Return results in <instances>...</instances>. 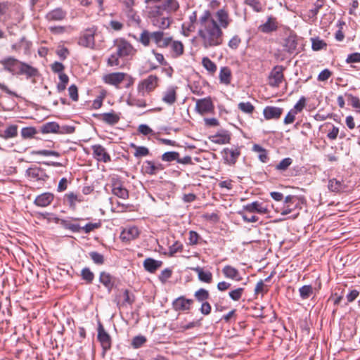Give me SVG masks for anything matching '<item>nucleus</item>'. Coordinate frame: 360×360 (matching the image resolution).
<instances>
[{
    "label": "nucleus",
    "mask_w": 360,
    "mask_h": 360,
    "mask_svg": "<svg viewBox=\"0 0 360 360\" xmlns=\"http://www.w3.org/2000/svg\"><path fill=\"white\" fill-rule=\"evenodd\" d=\"M151 39V33L148 30H143L139 38V41L144 46H148L150 44V39Z\"/></svg>",
    "instance_id": "obj_59"
},
{
    "label": "nucleus",
    "mask_w": 360,
    "mask_h": 360,
    "mask_svg": "<svg viewBox=\"0 0 360 360\" xmlns=\"http://www.w3.org/2000/svg\"><path fill=\"white\" fill-rule=\"evenodd\" d=\"M146 342V338L143 335H137L134 337L131 341V346L134 349L140 348Z\"/></svg>",
    "instance_id": "obj_56"
},
{
    "label": "nucleus",
    "mask_w": 360,
    "mask_h": 360,
    "mask_svg": "<svg viewBox=\"0 0 360 360\" xmlns=\"http://www.w3.org/2000/svg\"><path fill=\"white\" fill-rule=\"evenodd\" d=\"M220 82L224 84H229L231 80V71L229 67H222L219 72Z\"/></svg>",
    "instance_id": "obj_34"
},
{
    "label": "nucleus",
    "mask_w": 360,
    "mask_h": 360,
    "mask_svg": "<svg viewBox=\"0 0 360 360\" xmlns=\"http://www.w3.org/2000/svg\"><path fill=\"white\" fill-rule=\"evenodd\" d=\"M94 116L103 122L111 126L117 124L120 120V113H117L113 110L109 112L94 115Z\"/></svg>",
    "instance_id": "obj_13"
},
{
    "label": "nucleus",
    "mask_w": 360,
    "mask_h": 360,
    "mask_svg": "<svg viewBox=\"0 0 360 360\" xmlns=\"http://www.w3.org/2000/svg\"><path fill=\"white\" fill-rule=\"evenodd\" d=\"M203 67L210 72L214 73L217 71V65L209 58L204 57L202 60Z\"/></svg>",
    "instance_id": "obj_46"
},
{
    "label": "nucleus",
    "mask_w": 360,
    "mask_h": 360,
    "mask_svg": "<svg viewBox=\"0 0 360 360\" xmlns=\"http://www.w3.org/2000/svg\"><path fill=\"white\" fill-rule=\"evenodd\" d=\"M81 276L87 283H91L94 279V273L88 267L82 269Z\"/></svg>",
    "instance_id": "obj_47"
},
{
    "label": "nucleus",
    "mask_w": 360,
    "mask_h": 360,
    "mask_svg": "<svg viewBox=\"0 0 360 360\" xmlns=\"http://www.w3.org/2000/svg\"><path fill=\"white\" fill-rule=\"evenodd\" d=\"M18 136V126L11 124L8 126L5 131L0 130V137L4 139L15 138Z\"/></svg>",
    "instance_id": "obj_33"
},
{
    "label": "nucleus",
    "mask_w": 360,
    "mask_h": 360,
    "mask_svg": "<svg viewBox=\"0 0 360 360\" xmlns=\"http://www.w3.org/2000/svg\"><path fill=\"white\" fill-rule=\"evenodd\" d=\"M89 257L92 259L94 263H95L96 264L101 265L105 262L103 255L98 252L92 251V252H90L89 253Z\"/></svg>",
    "instance_id": "obj_51"
},
{
    "label": "nucleus",
    "mask_w": 360,
    "mask_h": 360,
    "mask_svg": "<svg viewBox=\"0 0 360 360\" xmlns=\"http://www.w3.org/2000/svg\"><path fill=\"white\" fill-rule=\"evenodd\" d=\"M278 28L276 19L272 16H269L265 23L259 27V30L263 33H269L276 31Z\"/></svg>",
    "instance_id": "obj_29"
},
{
    "label": "nucleus",
    "mask_w": 360,
    "mask_h": 360,
    "mask_svg": "<svg viewBox=\"0 0 360 360\" xmlns=\"http://www.w3.org/2000/svg\"><path fill=\"white\" fill-rule=\"evenodd\" d=\"M38 71L36 68L23 62L20 63L18 71L17 72V74L25 75L27 78L35 77Z\"/></svg>",
    "instance_id": "obj_28"
},
{
    "label": "nucleus",
    "mask_w": 360,
    "mask_h": 360,
    "mask_svg": "<svg viewBox=\"0 0 360 360\" xmlns=\"http://www.w3.org/2000/svg\"><path fill=\"white\" fill-rule=\"evenodd\" d=\"M348 101L353 108L355 109L356 113L360 115V99L359 97L354 96L352 94H345Z\"/></svg>",
    "instance_id": "obj_41"
},
{
    "label": "nucleus",
    "mask_w": 360,
    "mask_h": 360,
    "mask_svg": "<svg viewBox=\"0 0 360 360\" xmlns=\"http://www.w3.org/2000/svg\"><path fill=\"white\" fill-rule=\"evenodd\" d=\"M91 149L94 158L98 162L106 163L111 161L110 155L103 146L100 144L93 145Z\"/></svg>",
    "instance_id": "obj_11"
},
{
    "label": "nucleus",
    "mask_w": 360,
    "mask_h": 360,
    "mask_svg": "<svg viewBox=\"0 0 360 360\" xmlns=\"http://www.w3.org/2000/svg\"><path fill=\"white\" fill-rule=\"evenodd\" d=\"M179 8L177 0H162L161 4L156 6L151 13H155L157 15H162L163 11L167 13L176 12Z\"/></svg>",
    "instance_id": "obj_4"
},
{
    "label": "nucleus",
    "mask_w": 360,
    "mask_h": 360,
    "mask_svg": "<svg viewBox=\"0 0 360 360\" xmlns=\"http://www.w3.org/2000/svg\"><path fill=\"white\" fill-rule=\"evenodd\" d=\"M96 32V29L94 27L86 29L79 37L78 44L84 47L94 48L95 45L94 36Z\"/></svg>",
    "instance_id": "obj_7"
},
{
    "label": "nucleus",
    "mask_w": 360,
    "mask_h": 360,
    "mask_svg": "<svg viewBox=\"0 0 360 360\" xmlns=\"http://www.w3.org/2000/svg\"><path fill=\"white\" fill-rule=\"evenodd\" d=\"M130 148H134L135 152L134 153V155L136 158H140L142 157H146L149 155L150 152L147 147L145 146H138L134 143H131L129 144Z\"/></svg>",
    "instance_id": "obj_37"
},
{
    "label": "nucleus",
    "mask_w": 360,
    "mask_h": 360,
    "mask_svg": "<svg viewBox=\"0 0 360 360\" xmlns=\"http://www.w3.org/2000/svg\"><path fill=\"white\" fill-rule=\"evenodd\" d=\"M98 340L100 342L104 352L111 347V338L110 335L105 330L103 325L99 323L98 326Z\"/></svg>",
    "instance_id": "obj_10"
},
{
    "label": "nucleus",
    "mask_w": 360,
    "mask_h": 360,
    "mask_svg": "<svg viewBox=\"0 0 360 360\" xmlns=\"http://www.w3.org/2000/svg\"><path fill=\"white\" fill-rule=\"evenodd\" d=\"M222 155L225 163L233 165L240 155V148L236 146L225 148L222 151Z\"/></svg>",
    "instance_id": "obj_8"
},
{
    "label": "nucleus",
    "mask_w": 360,
    "mask_h": 360,
    "mask_svg": "<svg viewBox=\"0 0 360 360\" xmlns=\"http://www.w3.org/2000/svg\"><path fill=\"white\" fill-rule=\"evenodd\" d=\"M112 193L115 196L122 198H129V191L124 186L123 182L119 179L112 180Z\"/></svg>",
    "instance_id": "obj_9"
},
{
    "label": "nucleus",
    "mask_w": 360,
    "mask_h": 360,
    "mask_svg": "<svg viewBox=\"0 0 360 360\" xmlns=\"http://www.w3.org/2000/svg\"><path fill=\"white\" fill-rule=\"evenodd\" d=\"M244 291H245V288H238L236 289L231 290L229 292V295L232 300L238 301L242 297Z\"/></svg>",
    "instance_id": "obj_52"
},
{
    "label": "nucleus",
    "mask_w": 360,
    "mask_h": 360,
    "mask_svg": "<svg viewBox=\"0 0 360 360\" xmlns=\"http://www.w3.org/2000/svg\"><path fill=\"white\" fill-rule=\"evenodd\" d=\"M297 41L295 37L290 36L285 40L284 51L289 53H294L297 51Z\"/></svg>",
    "instance_id": "obj_32"
},
{
    "label": "nucleus",
    "mask_w": 360,
    "mask_h": 360,
    "mask_svg": "<svg viewBox=\"0 0 360 360\" xmlns=\"http://www.w3.org/2000/svg\"><path fill=\"white\" fill-rule=\"evenodd\" d=\"M292 158H285L275 166V169L281 172H285L288 169V168L292 165Z\"/></svg>",
    "instance_id": "obj_45"
},
{
    "label": "nucleus",
    "mask_w": 360,
    "mask_h": 360,
    "mask_svg": "<svg viewBox=\"0 0 360 360\" xmlns=\"http://www.w3.org/2000/svg\"><path fill=\"white\" fill-rule=\"evenodd\" d=\"M202 238L199 236V234L194 231H189V238H188V243L190 245H196L200 243V241L202 240Z\"/></svg>",
    "instance_id": "obj_55"
},
{
    "label": "nucleus",
    "mask_w": 360,
    "mask_h": 360,
    "mask_svg": "<svg viewBox=\"0 0 360 360\" xmlns=\"http://www.w3.org/2000/svg\"><path fill=\"white\" fill-rule=\"evenodd\" d=\"M176 89L175 86H169L162 92V101L169 105H173L177 98Z\"/></svg>",
    "instance_id": "obj_22"
},
{
    "label": "nucleus",
    "mask_w": 360,
    "mask_h": 360,
    "mask_svg": "<svg viewBox=\"0 0 360 360\" xmlns=\"http://www.w3.org/2000/svg\"><path fill=\"white\" fill-rule=\"evenodd\" d=\"M37 134V130L33 127H23L21 130V136L25 139H31Z\"/></svg>",
    "instance_id": "obj_48"
},
{
    "label": "nucleus",
    "mask_w": 360,
    "mask_h": 360,
    "mask_svg": "<svg viewBox=\"0 0 360 360\" xmlns=\"http://www.w3.org/2000/svg\"><path fill=\"white\" fill-rule=\"evenodd\" d=\"M327 46L326 43L319 38L312 39V49L314 51H319Z\"/></svg>",
    "instance_id": "obj_57"
},
{
    "label": "nucleus",
    "mask_w": 360,
    "mask_h": 360,
    "mask_svg": "<svg viewBox=\"0 0 360 360\" xmlns=\"http://www.w3.org/2000/svg\"><path fill=\"white\" fill-rule=\"evenodd\" d=\"M241 43V39L238 35H234L229 41L228 46L231 49H236Z\"/></svg>",
    "instance_id": "obj_64"
},
{
    "label": "nucleus",
    "mask_w": 360,
    "mask_h": 360,
    "mask_svg": "<svg viewBox=\"0 0 360 360\" xmlns=\"http://www.w3.org/2000/svg\"><path fill=\"white\" fill-rule=\"evenodd\" d=\"M305 105H306V98L304 96H302L299 99V101L297 102V103L294 105V108L291 110L297 114V112H300L303 110Z\"/></svg>",
    "instance_id": "obj_60"
},
{
    "label": "nucleus",
    "mask_w": 360,
    "mask_h": 360,
    "mask_svg": "<svg viewBox=\"0 0 360 360\" xmlns=\"http://www.w3.org/2000/svg\"><path fill=\"white\" fill-rule=\"evenodd\" d=\"M196 109L201 115L212 112L214 105L212 103L211 97L199 99L196 101Z\"/></svg>",
    "instance_id": "obj_12"
},
{
    "label": "nucleus",
    "mask_w": 360,
    "mask_h": 360,
    "mask_svg": "<svg viewBox=\"0 0 360 360\" xmlns=\"http://www.w3.org/2000/svg\"><path fill=\"white\" fill-rule=\"evenodd\" d=\"M154 19L153 20V25L165 30L169 27L171 24V20L169 17H161V15H157L155 13H152Z\"/></svg>",
    "instance_id": "obj_30"
},
{
    "label": "nucleus",
    "mask_w": 360,
    "mask_h": 360,
    "mask_svg": "<svg viewBox=\"0 0 360 360\" xmlns=\"http://www.w3.org/2000/svg\"><path fill=\"white\" fill-rule=\"evenodd\" d=\"M222 273L226 278L236 281H240L242 280V277L240 276L238 270L231 265H226L222 269Z\"/></svg>",
    "instance_id": "obj_25"
},
{
    "label": "nucleus",
    "mask_w": 360,
    "mask_h": 360,
    "mask_svg": "<svg viewBox=\"0 0 360 360\" xmlns=\"http://www.w3.org/2000/svg\"><path fill=\"white\" fill-rule=\"evenodd\" d=\"M127 76L123 72H113L106 75L104 77V81L106 84L115 86L118 88L120 84L124 80Z\"/></svg>",
    "instance_id": "obj_17"
},
{
    "label": "nucleus",
    "mask_w": 360,
    "mask_h": 360,
    "mask_svg": "<svg viewBox=\"0 0 360 360\" xmlns=\"http://www.w3.org/2000/svg\"><path fill=\"white\" fill-rule=\"evenodd\" d=\"M165 34L162 31H156L151 32V39L156 44V45L159 47L160 44Z\"/></svg>",
    "instance_id": "obj_63"
},
{
    "label": "nucleus",
    "mask_w": 360,
    "mask_h": 360,
    "mask_svg": "<svg viewBox=\"0 0 360 360\" xmlns=\"http://www.w3.org/2000/svg\"><path fill=\"white\" fill-rule=\"evenodd\" d=\"M65 200L67 201L70 208L75 210L76 208L77 202L83 201L82 196L75 193L74 192H69L65 195Z\"/></svg>",
    "instance_id": "obj_31"
},
{
    "label": "nucleus",
    "mask_w": 360,
    "mask_h": 360,
    "mask_svg": "<svg viewBox=\"0 0 360 360\" xmlns=\"http://www.w3.org/2000/svg\"><path fill=\"white\" fill-rule=\"evenodd\" d=\"M285 68L282 65H276L269 75V84L271 87H278L282 83Z\"/></svg>",
    "instance_id": "obj_6"
},
{
    "label": "nucleus",
    "mask_w": 360,
    "mask_h": 360,
    "mask_svg": "<svg viewBox=\"0 0 360 360\" xmlns=\"http://www.w3.org/2000/svg\"><path fill=\"white\" fill-rule=\"evenodd\" d=\"M215 18L214 19L216 22H218V25L220 28L222 30L226 29L230 23L231 22V19L230 18L229 12L225 9H219L215 13Z\"/></svg>",
    "instance_id": "obj_16"
},
{
    "label": "nucleus",
    "mask_w": 360,
    "mask_h": 360,
    "mask_svg": "<svg viewBox=\"0 0 360 360\" xmlns=\"http://www.w3.org/2000/svg\"><path fill=\"white\" fill-rule=\"evenodd\" d=\"M324 0H316L314 4V8L309 10V16L310 18H315L319 10L323 7Z\"/></svg>",
    "instance_id": "obj_53"
},
{
    "label": "nucleus",
    "mask_w": 360,
    "mask_h": 360,
    "mask_svg": "<svg viewBox=\"0 0 360 360\" xmlns=\"http://www.w3.org/2000/svg\"><path fill=\"white\" fill-rule=\"evenodd\" d=\"M139 235V231L136 226H129L125 228L120 234V238L123 241H130L136 238Z\"/></svg>",
    "instance_id": "obj_24"
},
{
    "label": "nucleus",
    "mask_w": 360,
    "mask_h": 360,
    "mask_svg": "<svg viewBox=\"0 0 360 360\" xmlns=\"http://www.w3.org/2000/svg\"><path fill=\"white\" fill-rule=\"evenodd\" d=\"M245 3L255 12L259 13L263 11V6L259 0H245Z\"/></svg>",
    "instance_id": "obj_54"
},
{
    "label": "nucleus",
    "mask_w": 360,
    "mask_h": 360,
    "mask_svg": "<svg viewBox=\"0 0 360 360\" xmlns=\"http://www.w3.org/2000/svg\"><path fill=\"white\" fill-rule=\"evenodd\" d=\"M179 156V153L176 151H169L163 153L161 156V159L165 162H172L176 161L178 160V157Z\"/></svg>",
    "instance_id": "obj_49"
},
{
    "label": "nucleus",
    "mask_w": 360,
    "mask_h": 360,
    "mask_svg": "<svg viewBox=\"0 0 360 360\" xmlns=\"http://www.w3.org/2000/svg\"><path fill=\"white\" fill-rule=\"evenodd\" d=\"M183 250V245L179 242H174L172 245L169 247V251L170 255H174L176 252H180Z\"/></svg>",
    "instance_id": "obj_62"
},
{
    "label": "nucleus",
    "mask_w": 360,
    "mask_h": 360,
    "mask_svg": "<svg viewBox=\"0 0 360 360\" xmlns=\"http://www.w3.org/2000/svg\"><path fill=\"white\" fill-rule=\"evenodd\" d=\"M299 292L302 300H307L313 294L314 288L311 285H305L300 288Z\"/></svg>",
    "instance_id": "obj_44"
},
{
    "label": "nucleus",
    "mask_w": 360,
    "mask_h": 360,
    "mask_svg": "<svg viewBox=\"0 0 360 360\" xmlns=\"http://www.w3.org/2000/svg\"><path fill=\"white\" fill-rule=\"evenodd\" d=\"M194 297L198 302L202 303L207 302V300L209 299L210 292L205 288H200L195 292Z\"/></svg>",
    "instance_id": "obj_42"
},
{
    "label": "nucleus",
    "mask_w": 360,
    "mask_h": 360,
    "mask_svg": "<svg viewBox=\"0 0 360 360\" xmlns=\"http://www.w3.org/2000/svg\"><path fill=\"white\" fill-rule=\"evenodd\" d=\"M67 12L61 8H56L50 11L46 15L48 21H61L66 18Z\"/></svg>",
    "instance_id": "obj_23"
},
{
    "label": "nucleus",
    "mask_w": 360,
    "mask_h": 360,
    "mask_svg": "<svg viewBox=\"0 0 360 360\" xmlns=\"http://www.w3.org/2000/svg\"><path fill=\"white\" fill-rule=\"evenodd\" d=\"M54 200V195L50 192L43 193L36 197L34 204L40 207H46L51 205Z\"/></svg>",
    "instance_id": "obj_19"
},
{
    "label": "nucleus",
    "mask_w": 360,
    "mask_h": 360,
    "mask_svg": "<svg viewBox=\"0 0 360 360\" xmlns=\"http://www.w3.org/2000/svg\"><path fill=\"white\" fill-rule=\"evenodd\" d=\"M56 221H60L63 228L70 230L73 233H79L82 231V226H80L78 224H73L66 219H57Z\"/></svg>",
    "instance_id": "obj_36"
},
{
    "label": "nucleus",
    "mask_w": 360,
    "mask_h": 360,
    "mask_svg": "<svg viewBox=\"0 0 360 360\" xmlns=\"http://www.w3.org/2000/svg\"><path fill=\"white\" fill-rule=\"evenodd\" d=\"M238 108L242 112L251 114L255 110L254 105L250 102H240L238 105Z\"/></svg>",
    "instance_id": "obj_50"
},
{
    "label": "nucleus",
    "mask_w": 360,
    "mask_h": 360,
    "mask_svg": "<svg viewBox=\"0 0 360 360\" xmlns=\"http://www.w3.org/2000/svg\"><path fill=\"white\" fill-rule=\"evenodd\" d=\"M20 63L21 61L13 57H8L0 60V63L4 66V70L12 74H17Z\"/></svg>",
    "instance_id": "obj_15"
},
{
    "label": "nucleus",
    "mask_w": 360,
    "mask_h": 360,
    "mask_svg": "<svg viewBox=\"0 0 360 360\" xmlns=\"http://www.w3.org/2000/svg\"><path fill=\"white\" fill-rule=\"evenodd\" d=\"M116 52L122 58H131L136 53V49L126 39H119L115 41Z\"/></svg>",
    "instance_id": "obj_2"
},
{
    "label": "nucleus",
    "mask_w": 360,
    "mask_h": 360,
    "mask_svg": "<svg viewBox=\"0 0 360 360\" xmlns=\"http://www.w3.org/2000/svg\"><path fill=\"white\" fill-rule=\"evenodd\" d=\"M59 129V124L55 122H49L41 127V131L43 134L57 133Z\"/></svg>",
    "instance_id": "obj_38"
},
{
    "label": "nucleus",
    "mask_w": 360,
    "mask_h": 360,
    "mask_svg": "<svg viewBox=\"0 0 360 360\" xmlns=\"http://www.w3.org/2000/svg\"><path fill=\"white\" fill-rule=\"evenodd\" d=\"M193 300L187 299L184 296H180L172 302V307L175 311H188L191 309Z\"/></svg>",
    "instance_id": "obj_14"
},
{
    "label": "nucleus",
    "mask_w": 360,
    "mask_h": 360,
    "mask_svg": "<svg viewBox=\"0 0 360 360\" xmlns=\"http://www.w3.org/2000/svg\"><path fill=\"white\" fill-rule=\"evenodd\" d=\"M198 35L203 48L207 49L223 44L224 32L209 11H205L199 19Z\"/></svg>",
    "instance_id": "obj_1"
},
{
    "label": "nucleus",
    "mask_w": 360,
    "mask_h": 360,
    "mask_svg": "<svg viewBox=\"0 0 360 360\" xmlns=\"http://www.w3.org/2000/svg\"><path fill=\"white\" fill-rule=\"evenodd\" d=\"M243 209L244 211H247L250 213L256 212L261 214H266L269 212L267 207H264L262 202H259L258 201H254L251 203H248L244 205Z\"/></svg>",
    "instance_id": "obj_21"
},
{
    "label": "nucleus",
    "mask_w": 360,
    "mask_h": 360,
    "mask_svg": "<svg viewBox=\"0 0 360 360\" xmlns=\"http://www.w3.org/2000/svg\"><path fill=\"white\" fill-rule=\"evenodd\" d=\"M26 176L31 180L44 183L49 178V176L46 174V170L41 167L33 166L29 167L25 172Z\"/></svg>",
    "instance_id": "obj_5"
},
{
    "label": "nucleus",
    "mask_w": 360,
    "mask_h": 360,
    "mask_svg": "<svg viewBox=\"0 0 360 360\" xmlns=\"http://www.w3.org/2000/svg\"><path fill=\"white\" fill-rule=\"evenodd\" d=\"M59 82L57 84L56 89L58 93L64 91L69 82V77L65 73H60L58 75Z\"/></svg>",
    "instance_id": "obj_40"
},
{
    "label": "nucleus",
    "mask_w": 360,
    "mask_h": 360,
    "mask_svg": "<svg viewBox=\"0 0 360 360\" xmlns=\"http://www.w3.org/2000/svg\"><path fill=\"white\" fill-rule=\"evenodd\" d=\"M173 57H179L183 55L184 51V44L180 41H173L171 44Z\"/></svg>",
    "instance_id": "obj_39"
},
{
    "label": "nucleus",
    "mask_w": 360,
    "mask_h": 360,
    "mask_svg": "<svg viewBox=\"0 0 360 360\" xmlns=\"http://www.w3.org/2000/svg\"><path fill=\"white\" fill-rule=\"evenodd\" d=\"M198 276L200 281L210 283L212 280V274L210 271H205L201 267H196L193 269Z\"/></svg>",
    "instance_id": "obj_35"
},
{
    "label": "nucleus",
    "mask_w": 360,
    "mask_h": 360,
    "mask_svg": "<svg viewBox=\"0 0 360 360\" xmlns=\"http://www.w3.org/2000/svg\"><path fill=\"white\" fill-rule=\"evenodd\" d=\"M159 77L155 75H150L146 79L141 81L138 85V91L144 96L154 91L158 86Z\"/></svg>",
    "instance_id": "obj_3"
},
{
    "label": "nucleus",
    "mask_w": 360,
    "mask_h": 360,
    "mask_svg": "<svg viewBox=\"0 0 360 360\" xmlns=\"http://www.w3.org/2000/svg\"><path fill=\"white\" fill-rule=\"evenodd\" d=\"M328 187L330 191L335 193L340 192L344 189L342 183L336 179H330Z\"/></svg>",
    "instance_id": "obj_43"
},
{
    "label": "nucleus",
    "mask_w": 360,
    "mask_h": 360,
    "mask_svg": "<svg viewBox=\"0 0 360 360\" xmlns=\"http://www.w3.org/2000/svg\"><path fill=\"white\" fill-rule=\"evenodd\" d=\"M162 265V261L155 260L151 257L146 258L143 262L144 269L151 274L155 273Z\"/></svg>",
    "instance_id": "obj_27"
},
{
    "label": "nucleus",
    "mask_w": 360,
    "mask_h": 360,
    "mask_svg": "<svg viewBox=\"0 0 360 360\" xmlns=\"http://www.w3.org/2000/svg\"><path fill=\"white\" fill-rule=\"evenodd\" d=\"M68 94L70 98L75 102L79 99L78 89L75 84H72L68 88Z\"/></svg>",
    "instance_id": "obj_61"
},
{
    "label": "nucleus",
    "mask_w": 360,
    "mask_h": 360,
    "mask_svg": "<svg viewBox=\"0 0 360 360\" xmlns=\"http://www.w3.org/2000/svg\"><path fill=\"white\" fill-rule=\"evenodd\" d=\"M165 169L162 164L151 160H146L143 165V171L149 175H155L158 172Z\"/></svg>",
    "instance_id": "obj_18"
},
{
    "label": "nucleus",
    "mask_w": 360,
    "mask_h": 360,
    "mask_svg": "<svg viewBox=\"0 0 360 360\" xmlns=\"http://www.w3.org/2000/svg\"><path fill=\"white\" fill-rule=\"evenodd\" d=\"M115 278L110 273L101 271L99 275V282L104 285L108 292H111L115 285Z\"/></svg>",
    "instance_id": "obj_20"
},
{
    "label": "nucleus",
    "mask_w": 360,
    "mask_h": 360,
    "mask_svg": "<svg viewBox=\"0 0 360 360\" xmlns=\"http://www.w3.org/2000/svg\"><path fill=\"white\" fill-rule=\"evenodd\" d=\"M283 113V109L275 106H266L264 110L263 114L266 120L280 118Z\"/></svg>",
    "instance_id": "obj_26"
},
{
    "label": "nucleus",
    "mask_w": 360,
    "mask_h": 360,
    "mask_svg": "<svg viewBox=\"0 0 360 360\" xmlns=\"http://www.w3.org/2000/svg\"><path fill=\"white\" fill-rule=\"evenodd\" d=\"M33 155H39L43 156H54L59 157L60 154L57 151L49 150H33L31 153Z\"/></svg>",
    "instance_id": "obj_58"
}]
</instances>
